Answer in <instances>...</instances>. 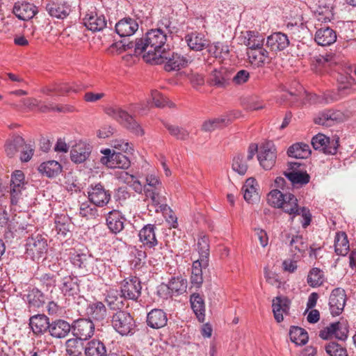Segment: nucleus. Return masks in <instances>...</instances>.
Returning a JSON list of instances; mask_svg holds the SVG:
<instances>
[{
	"instance_id": "nucleus-58",
	"label": "nucleus",
	"mask_w": 356,
	"mask_h": 356,
	"mask_svg": "<svg viewBox=\"0 0 356 356\" xmlns=\"http://www.w3.org/2000/svg\"><path fill=\"white\" fill-rule=\"evenodd\" d=\"M207 48H208L209 54L215 58H222L227 55L229 51L228 45L219 42L211 44H209V47Z\"/></svg>"
},
{
	"instance_id": "nucleus-53",
	"label": "nucleus",
	"mask_w": 356,
	"mask_h": 356,
	"mask_svg": "<svg viewBox=\"0 0 356 356\" xmlns=\"http://www.w3.org/2000/svg\"><path fill=\"white\" fill-rule=\"evenodd\" d=\"M24 145V139L19 136H13L11 139L6 141L5 151L9 157H13L16 152Z\"/></svg>"
},
{
	"instance_id": "nucleus-21",
	"label": "nucleus",
	"mask_w": 356,
	"mask_h": 356,
	"mask_svg": "<svg viewBox=\"0 0 356 356\" xmlns=\"http://www.w3.org/2000/svg\"><path fill=\"white\" fill-rule=\"evenodd\" d=\"M37 13V7L26 1L16 2L13 7L14 15L19 19L23 21H27L32 19Z\"/></svg>"
},
{
	"instance_id": "nucleus-38",
	"label": "nucleus",
	"mask_w": 356,
	"mask_h": 356,
	"mask_svg": "<svg viewBox=\"0 0 356 356\" xmlns=\"http://www.w3.org/2000/svg\"><path fill=\"white\" fill-rule=\"evenodd\" d=\"M38 170L47 177H55L61 172L62 165L56 161H48L41 163L38 167Z\"/></svg>"
},
{
	"instance_id": "nucleus-17",
	"label": "nucleus",
	"mask_w": 356,
	"mask_h": 356,
	"mask_svg": "<svg viewBox=\"0 0 356 356\" xmlns=\"http://www.w3.org/2000/svg\"><path fill=\"white\" fill-rule=\"evenodd\" d=\"M290 306L291 300L286 296H278L273 299V313L277 323L283 321L284 316L289 314Z\"/></svg>"
},
{
	"instance_id": "nucleus-52",
	"label": "nucleus",
	"mask_w": 356,
	"mask_h": 356,
	"mask_svg": "<svg viewBox=\"0 0 356 356\" xmlns=\"http://www.w3.org/2000/svg\"><path fill=\"white\" fill-rule=\"evenodd\" d=\"M285 177L293 185H305L309 182L310 176L306 172H284Z\"/></svg>"
},
{
	"instance_id": "nucleus-36",
	"label": "nucleus",
	"mask_w": 356,
	"mask_h": 356,
	"mask_svg": "<svg viewBox=\"0 0 356 356\" xmlns=\"http://www.w3.org/2000/svg\"><path fill=\"white\" fill-rule=\"evenodd\" d=\"M26 296L29 309L40 308L45 302L44 293L37 288L30 289Z\"/></svg>"
},
{
	"instance_id": "nucleus-63",
	"label": "nucleus",
	"mask_w": 356,
	"mask_h": 356,
	"mask_svg": "<svg viewBox=\"0 0 356 356\" xmlns=\"http://www.w3.org/2000/svg\"><path fill=\"white\" fill-rule=\"evenodd\" d=\"M326 353L330 356H347L346 349L336 342H330L325 346Z\"/></svg>"
},
{
	"instance_id": "nucleus-4",
	"label": "nucleus",
	"mask_w": 356,
	"mask_h": 356,
	"mask_svg": "<svg viewBox=\"0 0 356 356\" xmlns=\"http://www.w3.org/2000/svg\"><path fill=\"white\" fill-rule=\"evenodd\" d=\"M194 60V56L188 54L181 55L177 52H166L162 54L161 61L158 64H164L167 72L177 71L186 67Z\"/></svg>"
},
{
	"instance_id": "nucleus-24",
	"label": "nucleus",
	"mask_w": 356,
	"mask_h": 356,
	"mask_svg": "<svg viewBox=\"0 0 356 356\" xmlns=\"http://www.w3.org/2000/svg\"><path fill=\"white\" fill-rule=\"evenodd\" d=\"M156 227L153 224L145 225L138 233L139 241L146 248H154L158 244L155 230Z\"/></svg>"
},
{
	"instance_id": "nucleus-37",
	"label": "nucleus",
	"mask_w": 356,
	"mask_h": 356,
	"mask_svg": "<svg viewBox=\"0 0 356 356\" xmlns=\"http://www.w3.org/2000/svg\"><path fill=\"white\" fill-rule=\"evenodd\" d=\"M264 40V36L257 31H248L243 35V43L248 49L263 47Z\"/></svg>"
},
{
	"instance_id": "nucleus-19",
	"label": "nucleus",
	"mask_w": 356,
	"mask_h": 356,
	"mask_svg": "<svg viewBox=\"0 0 356 356\" xmlns=\"http://www.w3.org/2000/svg\"><path fill=\"white\" fill-rule=\"evenodd\" d=\"M49 318L44 314H35L29 318V325L36 337H40L48 332Z\"/></svg>"
},
{
	"instance_id": "nucleus-7",
	"label": "nucleus",
	"mask_w": 356,
	"mask_h": 356,
	"mask_svg": "<svg viewBox=\"0 0 356 356\" xmlns=\"http://www.w3.org/2000/svg\"><path fill=\"white\" fill-rule=\"evenodd\" d=\"M141 290V282L137 277H127L121 283L120 293L124 300L138 301Z\"/></svg>"
},
{
	"instance_id": "nucleus-2",
	"label": "nucleus",
	"mask_w": 356,
	"mask_h": 356,
	"mask_svg": "<svg viewBox=\"0 0 356 356\" xmlns=\"http://www.w3.org/2000/svg\"><path fill=\"white\" fill-rule=\"evenodd\" d=\"M104 112L109 117L119 122L134 134L140 136L144 135L145 131L139 123L132 115H129L126 111L122 109L120 107L108 106L104 109Z\"/></svg>"
},
{
	"instance_id": "nucleus-62",
	"label": "nucleus",
	"mask_w": 356,
	"mask_h": 356,
	"mask_svg": "<svg viewBox=\"0 0 356 356\" xmlns=\"http://www.w3.org/2000/svg\"><path fill=\"white\" fill-rule=\"evenodd\" d=\"M79 339H70L65 342L66 353L70 356H81V348L79 346Z\"/></svg>"
},
{
	"instance_id": "nucleus-6",
	"label": "nucleus",
	"mask_w": 356,
	"mask_h": 356,
	"mask_svg": "<svg viewBox=\"0 0 356 356\" xmlns=\"http://www.w3.org/2000/svg\"><path fill=\"white\" fill-rule=\"evenodd\" d=\"M26 183L24 181V175L21 170H15L11 175L10 184V204L17 205L22 199V193L26 189Z\"/></svg>"
},
{
	"instance_id": "nucleus-48",
	"label": "nucleus",
	"mask_w": 356,
	"mask_h": 356,
	"mask_svg": "<svg viewBox=\"0 0 356 356\" xmlns=\"http://www.w3.org/2000/svg\"><path fill=\"white\" fill-rule=\"evenodd\" d=\"M325 281L324 273L318 268L314 267L310 269L307 277V283L312 288L321 286Z\"/></svg>"
},
{
	"instance_id": "nucleus-12",
	"label": "nucleus",
	"mask_w": 356,
	"mask_h": 356,
	"mask_svg": "<svg viewBox=\"0 0 356 356\" xmlns=\"http://www.w3.org/2000/svg\"><path fill=\"white\" fill-rule=\"evenodd\" d=\"M71 326L73 335L80 341L87 340L94 334L95 324L89 318L78 319Z\"/></svg>"
},
{
	"instance_id": "nucleus-35",
	"label": "nucleus",
	"mask_w": 356,
	"mask_h": 356,
	"mask_svg": "<svg viewBox=\"0 0 356 356\" xmlns=\"http://www.w3.org/2000/svg\"><path fill=\"white\" fill-rule=\"evenodd\" d=\"M91 152L90 147L83 143L76 144L71 150V160L76 163L84 162L90 156Z\"/></svg>"
},
{
	"instance_id": "nucleus-46",
	"label": "nucleus",
	"mask_w": 356,
	"mask_h": 356,
	"mask_svg": "<svg viewBox=\"0 0 356 356\" xmlns=\"http://www.w3.org/2000/svg\"><path fill=\"white\" fill-rule=\"evenodd\" d=\"M54 223L57 233L63 236H66L72 227L70 218L65 214L56 215Z\"/></svg>"
},
{
	"instance_id": "nucleus-14",
	"label": "nucleus",
	"mask_w": 356,
	"mask_h": 356,
	"mask_svg": "<svg viewBox=\"0 0 356 356\" xmlns=\"http://www.w3.org/2000/svg\"><path fill=\"white\" fill-rule=\"evenodd\" d=\"M45 9L51 17L60 19L66 18L71 12L70 5L62 0H49Z\"/></svg>"
},
{
	"instance_id": "nucleus-32",
	"label": "nucleus",
	"mask_w": 356,
	"mask_h": 356,
	"mask_svg": "<svg viewBox=\"0 0 356 356\" xmlns=\"http://www.w3.org/2000/svg\"><path fill=\"white\" fill-rule=\"evenodd\" d=\"M314 40L318 45L329 46L336 41L337 33L328 26L322 27L316 31Z\"/></svg>"
},
{
	"instance_id": "nucleus-27",
	"label": "nucleus",
	"mask_w": 356,
	"mask_h": 356,
	"mask_svg": "<svg viewBox=\"0 0 356 356\" xmlns=\"http://www.w3.org/2000/svg\"><path fill=\"white\" fill-rule=\"evenodd\" d=\"M86 311L89 319L97 321L104 320L107 315V309L104 304L96 300L88 304Z\"/></svg>"
},
{
	"instance_id": "nucleus-26",
	"label": "nucleus",
	"mask_w": 356,
	"mask_h": 356,
	"mask_svg": "<svg viewBox=\"0 0 356 356\" xmlns=\"http://www.w3.org/2000/svg\"><path fill=\"white\" fill-rule=\"evenodd\" d=\"M106 221L108 228L113 234L120 233L124 227L125 218L118 210L110 211L107 214Z\"/></svg>"
},
{
	"instance_id": "nucleus-64",
	"label": "nucleus",
	"mask_w": 356,
	"mask_h": 356,
	"mask_svg": "<svg viewBox=\"0 0 356 356\" xmlns=\"http://www.w3.org/2000/svg\"><path fill=\"white\" fill-rule=\"evenodd\" d=\"M37 279L43 286L46 287L47 290L51 289L56 285V277L50 273H43Z\"/></svg>"
},
{
	"instance_id": "nucleus-10",
	"label": "nucleus",
	"mask_w": 356,
	"mask_h": 356,
	"mask_svg": "<svg viewBox=\"0 0 356 356\" xmlns=\"http://www.w3.org/2000/svg\"><path fill=\"white\" fill-rule=\"evenodd\" d=\"M88 197L90 203L99 207H104L111 200V193L106 190L102 184L98 183L88 187Z\"/></svg>"
},
{
	"instance_id": "nucleus-49",
	"label": "nucleus",
	"mask_w": 356,
	"mask_h": 356,
	"mask_svg": "<svg viewBox=\"0 0 356 356\" xmlns=\"http://www.w3.org/2000/svg\"><path fill=\"white\" fill-rule=\"evenodd\" d=\"M289 337L292 342L299 346L306 344L309 339L307 331L298 326L291 327Z\"/></svg>"
},
{
	"instance_id": "nucleus-29",
	"label": "nucleus",
	"mask_w": 356,
	"mask_h": 356,
	"mask_svg": "<svg viewBox=\"0 0 356 356\" xmlns=\"http://www.w3.org/2000/svg\"><path fill=\"white\" fill-rule=\"evenodd\" d=\"M83 24L86 27L92 31H100L106 26V20L103 15L90 13L83 18Z\"/></svg>"
},
{
	"instance_id": "nucleus-54",
	"label": "nucleus",
	"mask_w": 356,
	"mask_h": 356,
	"mask_svg": "<svg viewBox=\"0 0 356 356\" xmlns=\"http://www.w3.org/2000/svg\"><path fill=\"white\" fill-rule=\"evenodd\" d=\"M165 286L171 291L172 293L179 295L186 291L187 282L181 277H172L169 280L168 284Z\"/></svg>"
},
{
	"instance_id": "nucleus-1",
	"label": "nucleus",
	"mask_w": 356,
	"mask_h": 356,
	"mask_svg": "<svg viewBox=\"0 0 356 356\" xmlns=\"http://www.w3.org/2000/svg\"><path fill=\"white\" fill-rule=\"evenodd\" d=\"M168 33L160 29L148 31L143 38H137L135 42H126L121 40L113 45L120 51L134 49V54L140 55L147 63L158 64L161 61L162 54L169 49Z\"/></svg>"
},
{
	"instance_id": "nucleus-30",
	"label": "nucleus",
	"mask_w": 356,
	"mask_h": 356,
	"mask_svg": "<svg viewBox=\"0 0 356 356\" xmlns=\"http://www.w3.org/2000/svg\"><path fill=\"white\" fill-rule=\"evenodd\" d=\"M190 304L193 313L197 320L203 323L205 320V302L204 296L198 293H193L190 296Z\"/></svg>"
},
{
	"instance_id": "nucleus-55",
	"label": "nucleus",
	"mask_w": 356,
	"mask_h": 356,
	"mask_svg": "<svg viewBox=\"0 0 356 356\" xmlns=\"http://www.w3.org/2000/svg\"><path fill=\"white\" fill-rule=\"evenodd\" d=\"M229 120L225 116H221L206 120L202 126L204 131H213L216 129L221 128L228 124Z\"/></svg>"
},
{
	"instance_id": "nucleus-57",
	"label": "nucleus",
	"mask_w": 356,
	"mask_h": 356,
	"mask_svg": "<svg viewBox=\"0 0 356 356\" xmlns=\"http://www.w3.org/2000/svg\"><path fill=\"white\" fill-rule=\"evenodd\" d=\"M97 207L88 202H83L80 205L79 214L87 219H95L99 216Z\"/></svg>"
},
{
	"instance_id": "nucleus-45",
	"label": "nucleus",
	"mask_w": 356,
	"mask_h": 356,
	"mask_svg": "<svg viewBox=\"0 0 356 356\" xmlns=\"http://www.w3.org/2000/svg\"><path fill=\"white\" fill-rule=\"evenodd\" d=\"M130 264L134 269H140L146 264L147 254L140 248L134 247L130 252Z\"/></svg>"
},
{
	"instance_id": "nucleus-34",
	"label": "nucleus",
	"mask_w": 356,
	"mask_h": 356,
	"mask_svg": "<svg viewBox=\"0 0 356 356\" xmlns=\"http://www.w3.org/2000/svg\"><path fill=\"white\" fill-rule=\"evenodd\" d=\"M290 251L294 259H300L307 250V244L302 236L293 235L289 241Z\"/></svg>"
},
{
	"instance_id": "nucleus-51",
	"label": "nucleus",
	"mask_w": 356,
	"mask_h": 356,
	"mask_svg": "<svg viewBox=\"0 0 356 356\" xmlns=\"http://www.w3.org/2000/svg\"><path fill=\"white\" fill-rule=\"evenodd\" d=\"M130 165L131 161L128 156L120 152L113 151L111 161L108 163L107 167L110 168L127 169Z\"/></svg>"
},
{
	"instance_id": "nucleus-40",
	"label": "nucleus",
	"mask_w": 356,
	"mask_h": 356,
	"mask_svg": "<svg viewBox=\"0 0 356 356\" xmlns=\"http://www.w3.org/2000/svg\"><path fill=\"white\" fill-rule=\"evenodd\" d=\"M311 154L309 145L304 143H297L290 146L287 150V154L290 157L296 159H306Z\"/></svg>"
},
{
	"instance_id": "nucleus-41",
	"label": "nucleus",
	"mask_w": 356,
	"mask_h": 356,
	"mask_svg": "<svg viewBox=\"0 0 356 356\" xmlns=\"http://www.w3.org/2000/svg\"><path fill=\"white\" fill-rule=\"evenodd\" d=\"M86 356H106V348L99 340L88 341L84 348Z\"/></svg>"
},
{
	"instance_id": "nucleus-15",
	"label": "nucleus",
	"mask_w": 356,
	"mask_h": 356,
	"mask_svg": "<svg viewBox=\"0 0 356 356\" xmlns=\"http://www.w3.org/2000/svg\"><path fill=\"white\" fill-rule=\"evenodd\" d=\"M346 301L344 289L336 288L331 292L329 298V306L332 316H339L343 311Z\"/></svg>"
},
{
	"instance_id": "nucleus-43",
	"label": "nucleus",
	"mask_w": 356,
	"mask_h": 356,
	"mask_svg": "<svg viewBox=\"0 0 356 356\" xmlns=\"http://www.w3.org/2000/svg\"><path fill=\"white\" fill-rule=\"evenodd\" d=\"M257 186V183L255 179L250 177L246 180L244 186H243L242 190L244 192L243 197L248 202H252L259 198V193L256 187Z\"/></svg>"
},
{
	"instance_id": "nucleus-16",
	"label": "nucleus",
	"mask_w": 356,
	"mask_h": 356,
	"mask_svg": "<svg viewBox=\"0 0 356 356\" xmlns=\"http://www.w3.org/2000/svg\"><path fill=\"white\" fill-rule=\"evenodd\" d=\"M79 282L77 276L73 275L63 276L60 281L58 288L64 296H77L80 293Z\"/></svg>"
},
{
	"instance_id": "nucleus-5",
	"label": "nucleus",
	"mask_w": 356,
	"mask_h": 356,
	"mask_svg": "<svg viewBox=\"0 0 356 356\" xmlns=\"http://www.w3.org/2000/svg\"><path fill=\"white\" fill-rule=\"evenodd\" d=\"M26 254L32 260H38L45 256L47 252V240L40 234L29 237L26 242Z\"/></svg>"
},
{
	"instance_id": "nucleus-50",
	"label": "nucleus",
	"mask_w": 356,
	"mask_h": 356,
	"mask_svg": "<svg viewBox=\"0 0 356 356\" xmlns=\"http://www.w3.org/2000/svg\"><path fill=\"white\" fill-rule=\"evenodd\" d=\"M197 250L200 257L197 260L202 261L204 266H209V238L206 236H203L198 238Z\"/></svg>"
},
{
	"instance_id": "nucleus-33",
	"label": "nucleus",
	"mask_w": 356,
	"mask_h": 356,
	"mask_svg": "<svg viewBox=\"0 0 356 356\" xmlns=\"http://www.w3.org/2000/svg\"><path fill=\"white\" fill-rule=\"evenodd\" d=\"M282 205L279 209L290 215L291 218L293 220L296 216H299L298 209L300 207L298 204V199L296 197L290 193H285V198L282 200Z\"/></svg>"
},
{
	"instance_id": "nucleus-47",
	"label": "nucleus",
	"mask_w": 356,
	"mask_h": 356,
	"mask_svg": "<svg viewBox=\"0 0 356 356\" xmlns=\"http://www.w3.org/2000/svg\"><path fill=\"white\" fill-rule=\"evenodd\" d=\"M349 250V242L347 235L343 232L336 234L334 238V251L337 254L345 256Z\"/></svg>"
},
{
	"instance_id": "nucleus-8",
	"label": "nucleus",
	"mask_w": 356,
	"mask_h": 356,
	"mask_svg": "<svg viewBox=\"0 0 356 356\" xmlns=\"http://www.w3.org/2000/svg\"><path fill=\"white\" fill-rule=\"evenodd\" d=\"M69 259L73 267L81 273L87 274L92 271L95 259L91 254L73 250L70 252Z\"/></svg>"
},
{
	"instance_id": "nucleus-60",
	"label": "nucleus",
	"mask_w": 356,
	"mask_h": 356,
	"mask_svg": "<svg viewBox=\"0 0 356 356\" xmlns=\"http://www.w3.org/2000/svg\"><path fill=\"white\" fill-rule=\"evenodd\" d=\"M232 170L240 175H244L248 170V165L244 160V156L237 154L232 160Z\"/></svg>"
},
{
	"instance_id": "nucleus-44",
	"label": "nucleus",
	"mask_w": 356,
	"mask_h": 356,
	"mask_svg": "<svg viewBox=\"0 0 356 356\" xmlns=\"http://www.w3.org/2000/svg\"><path fill=\"white\" fill-rule=\"evenodd\" d=\"M207 267L208 266L203 265L202 261L197 259L193 262L191 282L195 287H201L203 282L202 270Z\"/></svg>"
},
{
	"instance_id": "nucleus-18",
	"label": "nucleus",
	"mask_w": 356,
	"mask_h": 356,
	"mask_svg": "<svg viewBox=\"0 0 356 356\" xmlns=\"http://www.w3.org/2000/svg\"><path fill=\"white\" fill-rule=\"evenodd\" d=\"M146 184V186H144V192L146 197L150 198L154 204H160L159 193L161 182L158 177L154 175H147Z\"/></svg>"
},
{
	"instance_id": "nucleus-39",
	"label": "nucleus",
	"mask_w": 356,
	"mask_h": 356,
	"mask_svg": "<svg viewBox=\"0 0 356 356\" xmlns=\"http://www.w3.org/2000/svg\"><path fill=\"white\" fill-rule=\"evenodd\" d=\"M124 298L120 291L115 289H111L107 292L105 300L111 309L122 310L124 307Z\"/></svg>"
},
{
	"instance_id": "nucleus-11",
	"label": "nucleus",
	"mask_w": 356,
	"mask_h": 356,
	"mask_svg": "<svg viewBox=\"0 0 356 356\" xmlns=\"http://www.w3.org/2000/svg\"><path fill=\"white\" fill-rule=\"evenodd\" d=\"M312 145L316 150L322 151L325 154L334 155L338 149L339 138L330 139L324 134H318L312 138Z\"/></svg>"
},
{
	"instance_id": "nucleus-23",
	"label": "nucleus",
	"mask_w": 356,
	"mask_h": 356,
	"mask_svg": "<svg viewBox=\"0 0 356 356\" xmlns=\"http://www.w3.org/2000/svg\"><path fill=\"white\" fill-rule=\"evenodd\" d=\"M72 331L71 325L63 319H56L49 323L48 332L51 337L56 339L66 337Z\"/></svg>"
},
{
	"instance_id": "nucleus-20",
	"label": "nucleus",
	"mask_w": 356,
	"mask_h": 356,
	"mask_svg": "<svg viewBox=\"0 0 356 356\" xmlns=\"http://www.w3.org/2000/svg\"><path fill=\"white\" fill-rule=\"evenodd\" d=\"M184 41L191 50L200 51L209 47V40L204 33L193 31L184 36Z\"/></svg>"
},
{
	"instance_id": "nucleus-42",
	"label": "nucleus",
	"mask_w": 356,
	"mask_h": 356,
	"mask_svg": "<svg viewBox=\"0 0 356 356\" xmlns=\"http://www.w3.org/2000/svg\"><path fill=\"white\" fill-rule=\"evenodd\" d=\"M229 79V74L225 68H220V70L215 69L210 75L211 84L218 87L226 86Z\"/></svg>"
},
{
	"instance_id": "nucleus-9",
	"label": "nucleus",
	"mask_w": 356,
	"mask_h": 356,
	"mask_svg": "<svg viewBox=\"0 0 356 356\" xmlns=\"http://www.w3.org/2000/svg\"><path fill=\"white\" fill-rule=\"evenodd\" d=\"M260 165L266 170H270L275 165L277 158L276 147L272 142H266L259 148L257 154Z\"/></svg>"
},
{
	"instance_id": "nucleus-13",
	"label": "nucleus",
	"mask_w": 356,
	"mask_h": 356,
	"mask_svg": "<svg viewBox=\"0 0 356 356\" xmlns=\"http://www.w3.org/2000/svg\"><path fill=\"white\" fill-rule=\"evenodd\" d=\"M289 44V39L286 34L275 32L267 37L266 45L273 58L277 52L284 50Z\"/></svg>"
},
{
	"instance_id": "nucleus-28",
	"label": "nucleus",
	"mask_w": 356,
	"mask_h": 356,
	"mask_svg": "<svg viewBox=\"0 0 356 356\" xmlns=\"http://www.w3.org/2000/svg\"><path fill=\"white\" fill-rule=\"evenodd\" d=\"M247 55L249 61L258 67L262 66L268 60V62L273 59L270 51H267L263 47L258 49H248Z\"/></svg>"
},
{
	"instance_id": "nucleus-31",
	"label": "nucleus",
	"mask_w": 356,
	"mask_h": 356,
	"mask_svg": "<svg viewBox=\"0 0 356 356\" xmlns=\"http://www.w3.org/2000/svg\"><path fill=\"white\" fill-rule=\"evenodd\" d=\"M168 322L167 314L162 309H153L147 316V325L154 329L164 327Z\"/></svg>"
},
{
	"instance_id": "nucleus-22",
	"label": "nucleus",
	"mask_w": 356,
	"mask_h": 356,
	"mask_svg": "<svg viewBox=\"0 0 356 356\" xmlns=\"http://www.w3.org/2000/svg\"><path fill=\"white\" fill-rule=\"evenodd\" d=\"M115 29L121 38L129 37L138 29V24L135 19L124 17L115 24Z\"/></svg>"
},
{
	"instance_id": "nucleus-25",
	"label": "nucleus",
	"mask_w": 356,
	"mask_h": 356,
	"mask_svg": "<svg viewBox=\"0 0 356 356\" xmlns=\"http://www.w3.org/2000/svg\"><path fill=\"white\" fill-rule=\"evenodd\" d=\"M345 118L344 114L340 111L327 110L321 112L315 118L316 124L323 126H332L334 122H342Z\"/></svg>"
},
{
	"instance_id": "nucleus-3",
	"label": "nucleus",
	"mask_w": 356,
	"mask_h": 356,
	"mask_svg": "<svg viewBox=\"0 0 356 356\" xmlns=\"http://www.w3.org/2000/svg\"><path fill=\"white\" fill-rule=\"evenodd\" d=\"M111 325L113 329L122 336L134 334L136 326L132 316L124 310H118L113 314Z\"/></svg>"
},
{
	"instance_id": "nucleus-61",
	"label": "nucleus",
	"mask_w": 356,
	"mask_h": 356,
	"mask_svg": "<svg viewBox=\"0 0 356 356\" xmlns=\"http://www.w3.org/2000/svg\"><path fill=\"white\" fill-rule=\"evenodd\" d=\"M285 198V193L277 189L272 190L268 195L267 200L270 205L279 209L282 205V200Z\"/></svg>"
},
{
	"instance_id": "nucleus-56",
	"label": "nucleus",
	"mask_w": 356,
	"mask_h": 356,
	"mask_svg": "<svg viewBox=\"0 0 356 356\" xmlns=\"http://www.w3.org/2000/svg\"><path fill=\"white\" fill-rule=\"evenodd\" d=\"M163 124L168 129L170 134L177 140H184L189 136V132L183 127L166 122H163Z\"/></svg>"
},
{
	"instance_id": "nucleus-59",
	"label": "nucleus",
	"mask_w": 356,
	"mask_h": 356,
	"mask_svg": "<svg viewBox=\"0 0 356 356\" xmlns=\"http://www.w3.org/2000/svg\"><path fill=\"white\" fill-rule=\"evenodd\" d=\"M22 102L23 103V104L29 108H33L34 107H37L42 112H47V111H59V112H62L63 111V108H60V107H58V106H56V107H54V106H39V104H40V102L35 99V98H26V99H23L22 100Z\"/></svg>"
}]
</instances>
